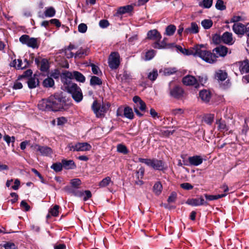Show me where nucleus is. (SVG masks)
Returning <instances> with one entry per match:
<instances>
[{"label":"nucleus","instance_id":"13d9d810","mask_svg":"<svg viewBox=\"0 0 249 249\" xmlns=\"http://www.w3.org/2000/svg\"><path fill=\"white\" fill-rule=\"evenodd\" d=\"M177 71L176 68H168L164 69V72L165 74L170 75L175 73Z\"/></svg>","mask_w":249,"mask_h":249},{"label":"nucleus","instance_id":"f03ea898","mask_svg":"<svg viewBox=\"0 0 249 249\" xmlns=\"http://www.w3.org/2000/svg\"><path fill=\"white\" fill-rule=\"evenodd\" d=\"M138 161L140 162L145 164L147 166L155 170H158L164 172L168 168L167 165L163 160H158L156 158L144 159L139 158L138 159Z\"/></svg>","mask_w":249,"mask_h":249},{"label":"nucleus","instance_id":"c03bdc74","mask_svg":"<svg viewBox=\"0 0 249 249\" xmlns=\"http://www.w3.org/2000/svg\"><path fill=\"white\" fill-rule=\"evenodd\" d=\"M59 206L58 205H54L53 208H51L49 209V213H50L52 216L54 217L57 216L59 214Z\"/></svg>","mask_w":249,"mask_h":249},{"label":"nucleus","instance_id":"58836bf2","mask_svg":"<svg viewBox=\"0 0 249 249\" xmlns=\"http://www.w3.org/2000/svg\"><path fill=\"white\" fill-rule=\"evenodd\" d=\"M111 182V178L109 177H107L99 182L98 186L101 188L105 187L108 186Z\"/></svg>","mask_w":249,"mask_h":249},{"label":"nucleus","instance_id":"4c0bfd02","mask_svg":"<svg viewBox=\"0 0 249 249\" xmlns=\"http://www.w3.org/2000/svg\"><path fill=\"white\" fill-rule=\"evenodd\" d=\"M33 74V71L31 69H28L23 72L22 74L19 75L18 76V80H21L24 78H29L32 77Z\"/></svg>","mask_w":249,"mask_h":249},{"label":"nucleus","instance_id":"e433bc0d","mask_svg":"<svg viewBox=\"0 0 249 249\" xmlns=\"http://www.w3.org/2000/svg\"><path fill=\"white\" fill-rule=\"evenodd\" d=\"M162 186L160 182L158 181L153 186V191L157 195H160L162 191Z\"/></svg>","mask_w":249,"mask_h":249},{"label":"nucleus","instance_id":"bf43d9fd","mask_svg":"<svg viewBox=\"0 0 249 249\" xmlns=\"http://www.w3.org/2000/svg\"><path fill=\"white\" fill-rule=\"evenodd\" d=\"M177 198V194L175 192H172L168 198L167 201L169 203L174 202Z\"/></svg>","mask_w":249,"mask_h":249},{"label":"nucleus","instance_id":"20e7f679","mask_svg":"<svg viewBox=\"0 0 249 249\" xmlns=\"http://www.w3.org/2000/svg\"><path fill=\"white\" fill-rule=\"evenodd\" d=\"M169 94L170 97L178 100H183L187 96V93L182 87L177 85L173 87H170Z\"/></svg>","mask_w":249,"mask_h":249},{"label":"nucleus","instance_id":"37998d69","mask_svg":"<svg viewBox=\"0 0 249 249\" xmlns=\"http://www.w3.org/2000/svg\"><path fill=\"white\" fill-rule=\"evenodd\" d=\"M51 168L53 169L55 172H59L62 170L63 165L62 162L53 163L51 166Z\"/></svg>","mask_w":249,"mask_h":249},{"label":"nucleus","instance_id":"a18cd8bd","mask_svg":"<svg viewBox=\"0 0 249 249\" xmlns=\"http://www.w3.org/2000/svg\"><path fill=\"white\" fill-rule=\"evenodd\" d=\"M213 21L211 19H204L201 21V25L205 29H210L213 25Z\"/></svg>","mask_w":249,"mask_h":249},{"label":"nucleus","instance_id":"49530a36","mask_svg":"<svg viewBox=\"0 0 249 249\" xmlns=\"http://www.w3.org/2000/svg\"><path fill=\"white\" fill-rule=\"evenodd\" d=\"M70 183L73 188L77 189L82 184L81 181L79 178H73L71 180Z\"/></svg>","mask_w":249,"mask_h":249},{"label":"nucleus","instance_id":"ddd939ff","mask_svg":"<svg viewBox=\"0 0 249 249\" xmlns=\"http://www.w3.org/2000/svg\"><path fill=\"white\" fill-rule=\"evenodd\" d=\"M232 30L239 37H242L246 33V26L242 23H234Z\"/></svg>","mask_w":249,"mask_h":249},{"label":"nucleus","instance_id":"1a4fd4ad","mask_svg":"<svg viewBox=\"0 0 249 249\" xmlns=\"http://www.w3.org/2000/svg\"><path fill=\"white\" fill-rule=\"evenodd\" d=\"M199 57L209 63H214L217 61L218 56L211 51L205 50L199 54Z\"/></svg>","mask_w":249,"mask_h":249},{"label":"nucleus","instance_id":"a878e982","mask_svg":"<svg viewBox=\"0 0 249 249\" xmlns=\"http://www.w3.org/2000/svg\"><path fill=\"white\" fill-rule=\"evenodd\" d=\"M199 32V28L196 23L193 22L191 24V27L185 29L184 33L186 34H196Z\"/></svg>","mask_w":249,"mask_h":249},{"label":"nucleus","instance_id":"680f3d73","mask_svg":"<svg viewBox=\"0 0 249 249\" xmlns=\"http://www.w3.org/2000/svg\"><path fill=\"white\" fill-rule=\"evenodd\" d=\"M88 27L85 23H80L78 26V30L80 33H85L87 30Z\"/></svg>","mask_w":249,"mask_h":249},{"label":"nucleus","instance_id":"dca6fc26","mask_svg":"<svg viewBox=\"0 0 249 249\" xmlns=\"http://www.w3.org/2000/svg\"><path fill=\"white\" fill-rule=\"evenodd\" d=\"M91 148V146L87 142L77 143L75 145L72 146L71 150L76 151H89Z\"/></svg>","mask_w":249,"mask_h":249},{"label":"nucleus","instance_id":"6e6d98bb","mask_svg":"<svg viewBox=\"0 0 249 249\" xmlns=\"http://www.w3.org/2000/svg\"><path fill=\"white\" fill-rule=\"evenodd\" d=\"M61 75L59 70L55 69L51 72L50 77L55 79H58L60 76L61 77Z\"/></svg>","mask_w":249,"mask_h":249},{"label":"nucleus","instance_id":"5fc2aeb1","mask_svg":"<svg viewBox=\"0 0 249 249\" xmlns=\"http://www.w3.org/2000/svg\"><path fill=\"white\" fill-rule=\"evenodd\" d=\"M156 54V51L154 50H150L148 51L146 53L145 55V59L146 60H150L152 59Z\"/></svg>","mask_w":249,"mask_h":249},{"label":"nucleus","instance_id":"7ed1b4c3","mask_svg":"<svg viewBox=\"0 0 249 249\" xmlns=\"http://www.w3.org/2000/svg\"><path fill=\"white\" fill-rule=\"evenodd\" d=\"M110 104L103 103L102 105L99 104L97 100H94L91 106V109L96 117L97 118H103L105 116L110 107Z\"/></svg>","mask_w":249,"mask_h":249},{"label":"nucleus","instance_id":"b1692460","mask_svg":"<svg viewBox=\"0 0 249 249\" xmlns=\"http://www.w3.org/2000/svg\"><path fill=\"white\" fill-rule=\"evenodd\" d=\"M216 124L218 125L217 129L220 132H225L229 130L226 121L221 118L217 119L216 121Z\"/></svg>","mask_w":249,"mask_h":249},{"label":"nucleus","instance_id":"c756f323","mask_svg":"<svg viewBox=\"0 0 249 249\" xmlns=\"http://www.w3.org/2000/svg\"><path fill=\"white\" fill-rule=\"evenodd\" d=\"M124 115L126 118L130 120H132L134 117L132 109L128 106L124 107Z\"/></svg>","mask_w":249,"mask_h":249},{"label":"nucleus","instance_id":"9d476101","mask_svg":"<svg viewBox=\"0 0 249 249\" xmlns=\"http://www.w3.org/2000/svg\"><path fill=\"white\" fill-rule=\"evenodd\" d=\"M34 150L38 151L43 156H49L53 153L52 149L47 146H41L38 144L32 145L31 146Z\"/></svg>","mask_w":249,"mask_h":249},{"label":"nucleus","instance_id":"338daca9","mask_svg":"<svg viewBox=\"0 0 249 249\" xmlns=\"http://www.w3.org/2000/svg\"><path fill=\"white\" fill-rule=\"evenodd\" d=\"M20 207L24 208L25 211L26 212L29 211L31 209L30 206L24 200H22L21 202H20Z\"/></svg>","mask_w":249,"mask_h":249},{"label":"nucleus","instance_id":"ea45409f","mask_svg":"<svg viewBox=\"0 0 249 249\" xmlns=\"http://www.w3.org/2000/svg\"><path fill=\"white\" fill-rule=\"evenodd\" d=\"M213 0H203L199 3V6L204 8H210L213 5Z\"/></svg>","mask_w":249,"mask_h":249},{"label":"nucleus","instance_id":"79ce46f5","mask_svg":"<svg viewBox=\"0 0 249 249\" xmlns=\"http://www.w3.org/2000/svg\"><path fill=\"white\" fill-rule=\"evenodd\" d=\"M117 151L123 154H127L129 152L126 146L123 144H119L117 146Z\"/></svg>","mask_w":249,"mask_h":249},{"label":"nucleus","instance_id":"473e14b6","mask_svg":"<svg viewBox=\"0 0 249 249\" xmlns=\"http://www.w3.org/2000/svg\"><path fill=\"white\" fill-rule=\"evenodd\" d=\"M102 84V80L96 76H91L90 80V85L91 86H101Z\"/></svg>","mask_w":249,"mask_h":249},{"label":"nucleus","instance_id":"5701e85b","mask_svg":"<svg viewBox=\"0 0 249 249\" xmlns=\"http://www.w3.org/2000/svg\"><path fill=\"white\" fill-rule=\"evenodd\" d=\"M203 162V159L200 156H194L189 157V162L190 165L198 166L201 164Z\"/></svg>","mask_w":249,"mask_h":249},{"label":"nucleus","instance_id":"cd10ccee","mask_svg":"<svg viewBox=\"0 0 249 249\" xmlns=\"http://www.w3.org/2000/svg\"><path fill=\"white\" fill-rule=\"evenodd\" d=\"M42 86L45 88H53L54 86V81L51 77H48L42 82Z\"/></svg>","mask_w":249,"mask_h":249},{"label":"nucleus","instance_id":"2eb2a0df","mask_svg":"<svg viewBox=\"0 0 249 249\" xmlns=\"http://www.w3.org/2000/svg\"><path fill=\"white\" fill-rule=\"evenodd\" d=\"M161 37V35L157 29L149 30L147 33L146 39L153 40L154 42L160 41Z\"/></svg>","mask_w":249,"mask_h":249},{"label":"nucleus","instance_id":"6e6552de","mask_svg":"<svg viewBox=\"0 0 249 249\" xmlns=\"http://www.w3.org/2000/svg\"><path fill=\"white\" fill-rule=\"evenodd\" d=\"M168 38L164 37L161 41L154 42L151 46L156 49H172L174 47V43H168Z\"/></svg>","mask_w":249,"mask_h":249},{"label":"nucleus","instance_id":"4468645a","mask_svg":"<svg viewBox=\"0 0 249 249\" xmlns=\"http://www.w3.org/2000/svg\"><path fill=\"white\" fill-rule=\"evenodd\" d=\"M182 83L186 86H195L196 88L199 86L197 79L194 76L187 75L182 79Z\"/></svg>","mask_w":249,"mask_h":249},{"label":"nucleus","instance_id":"f3484780","mask_svg":"<svg viewBox=\"0 0 249 249\" xmlns=\"http://www.w3.org/2000/svg\"><path fill=\"white\" fill-rule=\"evenodd\" d=\"M199 97L203 102L207 104L212 98V93L210 90L204 89L199 91Z\"/></svg>","mask_w":249,"mask_h":249},{"label":"nucleus","instance_id":"a19ab883","mask_svg":"<svg viewBox=\"0 0 249 249\" xmlns=\"http://www.w3.org/2000/svg\"><path fill=\"white\" fill-rule=\"evenodd\" d=\"M216 77L219 80L221 81H224L227 77V73L222 70H219L216 72L215 75Z\"/></svg>","mask_w":249,"mask_h":249},{"label":"nucleus","instance_id":"8fccbe9b","mask_svg":"<svg viewBox=\"0 0 249 249\" xmlns=\"http://www.w3.org/2000/svg\"><path fill=\"white\" fill-rule=\"evenodd\" d=\"M158 76V71L156 69H154L152 72L149 73L147 77L149 80L153 81L157 79Z\"/></svg>","mask_w":249,"mask_h":249},{"label":"nucleus","instance_id":"603ef678","mask_svg":"<svg viewBox=\"0 0 249 249\" xmlns=\"http://www.w3.org/2000/svg\"><path fill=\"white\" fill-rule=\"evenodd\" d=\"M90 66L91 67L92 72L94 74L100 75L102 74V71L97 66L95 65L93 63H91Z\"/></svg>","mask_w":249,"mask_h":249},{"label":"nucleus","instance_id":"052dcab7","mask_svg":"<svg viewBox=\"0 0 249 249\" xmlns=\"http://www.w3.org/2000/svg\"><path fill=\"white\" fill-rule=\"evenodd\" d=\"M180 186L183 189L188 191L192 190L194 188V186L188 182L181 183Z\"/></svg>","mask_w":249,"mask_h":249},{"label":"nucleus","instance_id":"393cba45","mask_svg":"<svg viewBox=\"0 0 249 249\" xmlns=\"http://www.w3.org/2000/svg\"><path fill=\"white\" fill-rule=\"evenodd\" d=\"M72 79H74L77 82L84 83L86 81V77L78 71H73L71 72Z\"/></svg>","mask_w":249,"mask_h":249},{"label":"nucleus","instance_id":"0e129e2a","mask_svg":"<svg viewBox=\"0 0 249 249\" xmlns=\"http://www.w3.org/2000/svg\"><path fill=\"white\" fill-rule=\"evenodd\" d=\"M243 19L242 18V17L239 16H234L231 19L230 22L236 23H238V22H239V21H243Z\"/></svg>","mask_w":249,"mask_h":249},{"label":"nucleus","instance_id":"72a5a7b5","mask_svg":"<svg viewBox=\"0 0 249 249\" xmlns=\"http://www.w3.org/2000/svg\"><path fill=\"white\" fill-rule=\"evenodd\" d=\"M56 13V11L53 7H49L46 8V10L44 12V17H53Z\"/></svg>","mask_w":249,"mask_h":249},{"label":"nucleus","instance_id":"a211bd4d","mask_svg":"<svg viewBox=\"0 0 249 249\" xmlns=\"http://www.w3.org/2000/svg\"><path fill=\"white\" fill-rule=\"evenodd\" d=\"M228 52V48L223 45H219L213 50V53H215V54L218 57H225Z\"/></svg>","mask_w":249,"mask_h":249},{"label":"nucleus","instance_id":"aec40b11","mask_svg":"<svg viewBox=\"0 0 249 249\" xmlns=\"http://www.w3.org/2000/svg\"><path fill=\"white\" fill-rule=\"evenodd\" d=\"M61 162L63 168L66 170L74 169L76 168V165L73 160L63 159Z\"/></svg>","mask_w":249,"mask_h":249},{"label":"nucleus","instance_id":"c9c22d12","mask_svg":"<svg viewBox=\"0 0 249 249\" xmlns=\"http://www.w3.org/2000/svg\"><path fill=\"white\" fill-rule=\"evenodd\" d=\"M214 115L213 114H207L203 118L204 122L208 125H211L213 122Z\"/></svg>","mask_w":249,"mask_h":249},{"label":"nucleus","instance_id":"f704fd0d","mask_svg":"<svg viewBox=\"0 0 249 249\" xmlns=\"http://www.w3.org/2000/svg\"><path fill=\"white\" fill-rule=\"evenodd\" d=\"M176 30V26L173 24H170L166 27L164 34L168 36H173Z\"/></svg>","mask_w":249,"mask_h":249},{"label":"nucleus","instance_id":"2f4dec72","mask_svg":"<svg viewBox=\"0 0 249 249\" xmlns=\"http://www.w3.org/2000/svg\"><path fill=\"white\" fill-rule=\"evenodd\" d=\"M27 46L33 49H37L39 46V43H38V39L36 38L30 37L29 41L28 42Z\"/></svg>","mask_w":249,"mask_h":249},{"label":"nucleus","instance_id":"f8f14e48","mask_svg":"<svg viewBox=\"0 0 249 249\" xmlns=\"http://www.w3.org/2000/svg\"><path fill=\"white\" fill-rule=\"evenodd\" d=\"M186 203L192 206H207L209 204L202 196L195 198H189Z\"/></svg>","mask_w":249,"mask_h":249},{"label":"nucleus","instance_id":"c85d7f7f","mask_svg":"<svg viewBox=\"0 0 249 249\" xmlns=\"http://www.w3.org/2000/svg\"><path fill=\"white\" fill-rule=\"evenodd\" d=\"M204 196L207 200L212 201L225 197L227 196V194L225 193L222 194H219L217 195H211L207 194H205Z\"/></svg>","mask_w":249,"mask_h":249},{"label":"nucleus","instance_id":"69168bd1","mask_svg":"<svg viewBox=\"0 0 249 249\" xmlns=\"http://www.w3.org/2000/svg\"><path fill=\"white\" fill-rule=\"evenodd\" d=\"M109 25V23L107 19H102L99 22V26L102 28H107Z\"/></svg>","mask_w":249,"mask_h":249},{"label":"nucleus","instance_id":"864d4df0","mask_svg":"<svg viewBox=\"0 0 249 249\" xmlns=\"http://www.w3.org/2000/svg\"><path fill=\"white\" fill-rule=\"evenodd\" d=\"M84 55H87V50L81 48L78 51H77L76 53L74 54V58L75 59L77 58H81Z\"/></svg>","mask_w":249,"mask_h":249},{"label":"nucleus","instance_id":"9b49d317","mask_svg":"<svg viewBox=\"0 0 249 249\" xmlns=\"http://www.w3.org/2000/svg\"><path fill=\"white\" fill-rule=\"evenodd\" d=\"M71 79H72L71 72L65 71L62 73L61 80L64 85L65 86V88L67 90L71 85L74 83L71 82Z\"/></svg>","mask_w":249,"mask_h":249},{"label":"nucleus","instance_id":"bb28decb","mask_svg":"<svg viewBox=\"0 0 249 249\" xmlns=\"http://www.w3.org/2000/svg\"><path fill=\"white\" fill-rule=\"evenodd\" d=\"M241 64L239 66V70L241 74L244 73L249 72V60L246 59L243 62H241Z\"/></svg>","mask_w":249,"mask_h":249},{"label":"nucleus","instance_id":"7c9ffc66","mask_svg":"<svg viewBox=\"0 0 249 249\" xmlns=\"http://www.w3.org/2000/svg\"><path fill=\"white\" fill-rule=\"evenodd\" d=\"M28 88L30 89L36 88L39 85V80L37 79V84L36 82V78L35 76L34 77H31L28 78V80L27 82Z\"/></svg>","mask_w":249,"mask_h":249},{"label":"nucleus","instance_id":"4d7b16f0","mask_svg":"<svg viewBox=\"0 0 249 249\" xmlns=\"http://www.w3.org/2000/svg\"><path fill=\"white\" fill-rule=\"evenodd\" d=\"M30 37L27 35H23L19 37V40L22 44L27 45Z\"/></svg>","mask_w":249,"mask_h":249},{"label":"nucleus","instance_id":"4be33fe9","mask_svg":"<svg viewBox=\"0 0 249 249\" xmlns=\"http://www.w3.org/2000/svg\"><path fill=\"white\" fill-rule=\"evenodd\" d=\"M50 64L49 60L46 58L41 59L40 65L38 69L43 72H48L50 69Z\"/></svg>","mask_w":249,"mask_h":249},{"label":"nucleus","instance_id":"774afa93","mask_svg":"<svg viewBox=\"0 0 249 249\" xmlns=\"http://www.w3.org/2000/svg\"><path fill=\"white\" fill-rule=\"evenodd\" d=\"M67 122V119L64 117L57 118V123L58 125H62Z\"/></svg>","mask_w":249,"mask_h":249},{"label":"nucleus","instance_id":"412c9836","mask_svg":"<svg viewBox=\"0 0 249 249\" xmlns=\"http://www.w3.org/2000/svg\"><path fill=\"white\" fill-rule=\"evenodd\" d=\"M133 10V7L132 5H128L126 6L119 7L116 14L114 15L116 16L129 13Z\"/></svg>","mask_w":249,"mask_h":249},{"label":"nucleus","instance_id":"423d86ee","mask_svg":"<svg viewBox=\"0 0 249 249\" xmlns=\"http://www.w3.org/2000/svg\"><path fill=\"white\" fill-rule=\"evenodd\" d=\"M133 101L135 103L133 106L134 112L137 116L140 117L143 116V114L140 112L138 109L142 111H145L146 109V105L145 103L142 101L141 98L138 96H135L133 98Z\"/></svg>","mask_w":249,"mask_h":249},{"label":"nucleus","instance_id":"6ab92c4d","mask_svg":"<svg viewBox=\"0 0 249 249\" xmlns=\"http://www.w3.org/2000/svg\"><path fill=\"white\" fill-rule=\"evenodd\" d=\"M222 42L228 45H232L234 43L233 39L232 34L229 32H225L222 35Z\"/></svg>","mask_w":249,"mask_h":249},{"label":"nucleus","instance_id":"f257e3e1","mask_svg":"<svg viewBox=\"0 0 249 249\" xmlns=\"http://www.w3.org/2000/svg\"><path fill=\"white\" fill-rule=\"evenodd\" d=\"M66 105V99L62 94L55 93L46 99L41 100L38 107L42 111L56 112L65 110Z\"/></svg>","mask_w":249,"mask_h":249},{"label":"nucleus","instance_id":"09e8293b","mask_svg":"<svg viewBox=\"0 0 249 249\" xmlns=\"http://www.w3.org/2000/svg\"><path fill=\"white\" fill-rule=\"evenodd\" d=\"M212 40L215 45L219 44L222 42V36L215 34L212 36Z\"/></svg>","mask_w":249,"mask_h":249},{"label":"nucleus","instance_id":"39448f33","mask_svg":"<svg viewBox=\"0 0 249 249\" xmlns=\"http://www.w3.org/2000/svg\"><path fill=\"white\" fill-rule=\"evenodd\" d=\"M67 90L71 95L72 98L76 102L79 103L82 100L83 95L82 90L76 83L71 85Z\"/></svg>","mask_w":249,"mask_h":249},{"label":"nucleus","instance_id":"e2e57ef3","mask_svg":"<svg viewBox=\"0 0 249 249\" xmlns=\"http://www.w3.org/2000/svg\"><path fill=\"white\" fill-rule=\"evenodd\" d=\"M144 168L143 167H141L138 171H137V176L138 178H140L142 179L143 177L144 174Z\"/></svg>","mask_w":249,"mask_h":249},{"label":"nucleus","instance_id":"de8ad7c7","mask_svg":"<svg viewBox=\"0 0 249 249\" xmlns=\"http://www.w3.org/2000/svg\"><path fill=\"white\" fill-rule=\"evenodd\" d=\"M215 8L219 10L223 11L226 9V6L223 0H217Z\"/></svg>","mask_w":249,"mask_h":249},{"label":"nucleus","instance_id":"3c124183","mask_svg":"<svg viewBox=\"0 0 249 249\" xmlns=\"http://www.w3.org/2000/svg\"><path fill=\"white\" fill-rule=\"evenodd\" d=\"M2 247L4 249H18L17 246L15 243L10 242H6Z\"/></svg>","mask_w":249,"mask_h":249},{"label":"nucleus","instance_id":"0eeeda50","mask_svg":"<svg viewBox=\"0 0 249 249\" xmlns=\"http://www.w3.org/2000/svg\"><path fill=\"white\" fill-rule=\"evenodd\" d=\"M120 56L118 52H111L108 59V63L109 68L112 70L117 69L120 64Z\"/></svg>","mask_w":249,"mask_h":249}]
</instances>
